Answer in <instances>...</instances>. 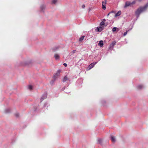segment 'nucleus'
Returning a JSON list of instances; mask_svg holds the SVG:
<instances>
[{"instance_id":"9","label":"nucleus","mask_w":148,"mask_h":148,"mask_svg":"<svg viewBox=\"0 0 148 148\" xmlns=\"http://www.w3.org/2000/svg\"><path fill=\"white\" fill-rule=\"evenodd\" d=\"M131 4V3L130 2H126L125 5L124 6L125 8L127 7L130 6Z\"/></svg>"},{"instance_id":"14","label":"nucleus","mask_w":148,"mask_h":148,"mask_svg":"<svg viewBox=\"0 0 148 148\" xmlns=\"http://www.w3.org/2000/svg\"><path fill=\"white\" fill-rule=\"evenodd\" d=\"M105 24V23L103 21H101L100 24V25L101 26L102 25H103Z\"/></svg>"},{"instance_id":"3","label":"nucleus","mask_w":148,"mask_h":148,"mask_svg":"<svg viewBox=\"0 0 148 148\" xmlns=\"http://www.w3.org/2000/svg\"><path fill=\"white\" fill-rule=\"evenodd\" d=\"M116 43V42L114 41L110 45L109 47V49H112L113 48L114 46L115 45Z\"/></svg>"},{"instance_id":"8","label":"nucleus","mask_w":148,"mask_h":148,"mask_svg":"<svg viewBox=\"0 0 148 148\" xmlns=\"http://www.w3.org/2000/svg\"><path fill=\"white\" fill-rule=\"evenodd\" d=\"M98 45L100 46L101 47H102L103 45V41L102 40L100 41L99 43L98 44Z\"/></svg>"},{"instance_id":"7","label":"nucleus","mask_w":148,"mask_h":148,"mask_svg":"<svg viewBox=\"0 0 148 148\" xmlns=\"http://www.w3.org/2000/svg\"><path fill=\"white\" fill-rule=\"evenodd\" d=\"M121 11H119L116 13V14L115 15V17H116L117 16H119L121 14Z\"/></svg>"},{"instance_id":"1","label":"nucleus","mask_w":148,"mask_h":148,"mask_svg":"<svg viewBox=\"0 0 148 148\" xmlns=\"http://www.w3.org/2000/svg\"><path fill=\"white\" fill-rule=\"evenodd\" d=\"M147 6L148 5H146L144 7H140L135 12L136 15L137 16H138L140 13L145 10Z\"/></svg>"},{"instance_id":"13","label":"nucleus","mask_w":148,"mask_h":148,"mask_svg":"<svg viewBox=\"0 0 148 148\" xmlns=\"http://www.w3.org/2000/svg\"><path fill=\"white\" fill-rule=\"evenodd\" d=\"M68 80V78L67 77H65L63 79V82H66Z\"/></svg>"},{"instance_id":"22","label":"nucleus","mask_w":148,"mask_h":148,"mask_svg":"<svg viewBox=\"0 0 148 148\" xmlns=\"http://www.w3.org/2000/svg\"><path fill=\"white\" fill-rule=\"evenodd\" d=\"M63 65H64L65 67H66L67 66V64L66 63H64L63 64Z\"/></svg>"},{"instance_id":"25","label":"nucleus","mask_w":148,"mask_h":148,"mask_svg":"<svg viewBox=\"0 0 148 148\" xmlns=\"http://www.w3.org/2000/svg\"><path fill=\"white\" fill-rule=\"evenodd\" d=\"M103 20H104V21H106L105 19H103Z\"/></svg>"},{"instance_id":"18","label":"nucleus","mask_w":148,"mask_h":148,"mask_svg":"<svg viewBox=\"0 0 148 148\" xmlns=\"http://www.w3.org/2000/svg\"><path fill=\"white\" fill-rule=\"evenodd\" d=\"M98 142L100 143H101L102 142V140L101 139H99L98 140Z\"/></svg>"},{"instance_id":"6","label":"nucleus","mask_w":148,"mask_h":148,"mask_svg":"<svg viewBox=\"0 0 148 148\" xmlns=\"http://www.w3.org/2000/svg\"><path fill=\"white\" fill-rule=\"evenodd\" d=\"M111 140L113 142H115L116 141V139L115 137L113 135L111 136Z\"/></svg>"},{"instance_id":"19","label":"nucleus","mask_w":148,"mask_h":148,"mask_svg":"<svg viewBox=\"0 0 148 148\" xmlns=\"http://www.w3.org/2000/svg\"><path fill=\"white\" fill-rule=\"evenodd\" d=\"M114 13V12L113 11H112L111 12H110V13H109L107 15V16H108L109 15V14L111 13Z\"/></svg>"},{"instance_id":"10","label":"nucleus","mask_w":148,"mask_h":148,"mask_svg":"<svg viewBox=\"0 0 148 148\" xmlns=\"http://www.w3.org/2000/svg\"><path fill=\"white\" fill-rule=\"evenodd\" d=\"M54 57L56 60H59V59L60 56L59 55L57 54H55Z\"/></svg>"},{"instance_id":"24","label":"nucleus","mask_w":148,"mask_h":148,"mask_svg":"<svg viewBox=\"0 0 148 148\" xmlns=\"http://www.w3.org/2000/svg\"><path fill=\"white\" fill-rule=\"evenodd\" d=\"M43 100V99H41V101H42V100Z\"/></svg>"},{"instance_id":"23","label":"nucleus","mask_w":148,"mask_h":148,"mask_svg":"<svg viewBox=\"0 0 148 148\" xmlns=\"http://www.w3.org/2000/svg\"><path fill=\"white\" fill-rule=\"evenodd\" d=\"M142 86L140 85L139 86H138V88H142Z\"/></svg>"},{"instance_id":"15","label":"nucleus","mask_w":148,"mask_h":148,"mask_svg":"<svg viewBox=\"0 0 148 148\" xmlns=\"http://www.w3.org/2000/svg\"><path fill=\"white\" fill-rule=\"evenodd\" d=\"M57 1V0H52V3L53 4H55Z\"/></svg>"},{"instance_id":"17","label":"nucleus","mask_w":148,"mask_h":148,"mask_svg":"<svg viewBox=\"0 0 148 148\" xmlns=\"http://www.w3.org/2000/svg\"><path fill=\"white\" fill-rule=\"evenodd\" d=\"M28 88L29 89L31 90L32 89V86L31 85H29L28 87Z\"/></svg>"},{"instance_id":"21","label":"nucleus","mask_w":148,"mask_h":148,"mask_svg":"<svg viewBox=\"0 0 148 148\" xmlns=\"http://www.w3.org/2000/svg\"><path fill=\"white\" fill-rule=\"evenodd\" d=\"M85 7V5L84 4H83L82 5V8H84Z\"/></svg>"},{"instance_id":"2","label":"nucleus","mask_w":148,"mask_h":148,"mask_svg":"<svg viewBox=\"0 0 148 148\" xmlns=\"http://www.w3.org/2000/svg\"><path fill=\"white\" fill-rule=\"evenodd\" d=\"M107 1L105 0L104 1L102 2V8L105 10L106 9V3Z\"/></svg>"},{"instance_id":"11","label":"nucleus","mask_w":148,"mask_h":148,"mask_svg":"<svg viewBox=\"0 0 148 148\" xmlns=\"http://www.w3.org/2000/svg\"><path fill=\"white\" fill-rule=\"evenodd\" d=\"M84 37H85V36H81V37L79 39V40L80 41H82L84 38Z\"/></svg>"},{"instance_id":"5","label":"nucleus","mask_w":148,"mask_h":148,"mask_svg":"<svg viewBox=\"0 0 148 148\" xmlns=\"http://www.w3.org/2000/svg\"><path fill=\"white\" fill-rule=\"evenodd\" d=\"M97 63V62H96L95 63H92L90 65H89V69H90L91 68H92L95 66V64Z\"/></svg>"},{"instance_id":"20","label":"nucleus","mask_w":148,"mask_h":148,"mask_svg":"<svg viewBox=\"0 0 148 148\" xmlns=\"http://www.w3.org/2000/svg\"><path fill=\"white\" fill-rule=\"evenodd\" d=\"M127 31L125 32H124L123 34V36H125L127 34Z\"/></svg>"},{"instance_id":"26","label":"nucleus","mask_w":148,"mask_h":148,"mask_svg":"<svg viewBox=\"0 0 148 148\" xmlns=\"http://www.w3.org/2000/svg\"><path fill=\"white\" fill-rule=\"evenodd\" d=\"M75 51V50L74 51V52Z\"/></svg>"},{"instance_id":"4","label":"nucleus","mask_w":148,"mask_h":148,"mask_svg":"<svg viewBox=\"0 0 148 148\" xmlns=\"http://www.w3.org/2000/svg\"><path fill=\"white\" fill-rule=\"evenodd\" d=\"M103 29V27L101 26L97 27L96 29V31L97 32H101Z\"/></svg>"},{"instance_id":"16","label":"nucleus","mask_w":148,"mask_h":148,"mask_svg":"<svg viewBox=\"0 0 148 148\" xmlns=\"http://www.w3.org/2000/svg\"><path fill=\"white\" fill-rule=\"evenodd\" d=\"M116 27H114L112 28V30L113 32H114L116 31Z\"/></svg>"},{"instance_id":"12","label":"nucleus","mask_w":148,"mask_h":148,"mask_svg":"<svg viewBox=\"0 0 148 148\" xmlns=\"http://www.w3.org/2000/svg\"><path fill=\"white\" fill-rule=\"evenodd\" d=\"M61 71V70H60V69L58 70L57 71V72H56V74L57 75H59V74H60V73Z\"/></svg>"}]
</instances>
